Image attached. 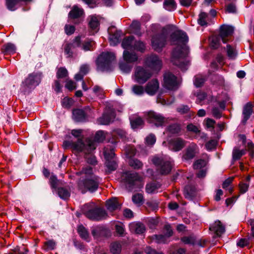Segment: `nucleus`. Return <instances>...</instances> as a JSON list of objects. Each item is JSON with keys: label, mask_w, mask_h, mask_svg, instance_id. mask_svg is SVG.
Returning a JSON list of instances; mask_svg holds the SVG:
<instances>
[{"label": "nucleus", "mask_w": 254, "mask_h": 254, "mask_svg": "<svg viewBox=\"0 0 254 254\" xmlns=\"http://www.w3.org/2000/svg\"><path fill=\"white\" fill-rule=\"evenodd\" d=\"M171 44L177 45L172 54V63L179 66L183 70H186L189 64L187 58L189 49L186 46L188 37L186 33L181 30L174 31L170 36Z\"/></svg>", "instance_id": "obj_1"}, {"label": "nucleus", "mask_w": 254, "mask_h": 254, "mask_svg": "<svg viewBox=\"0 0 254 254\" xmlns=\"http://www.w3.org/2000/svg\"><path fill=\"white\" fill-rule=\"evenodd\" d=\"M63 146L65 149L71 148L74 153L83 152L87 154L91 153L95 149L96 143L89 138L85 140L78 138L77 141H64Z\"/></svg>", "instance_id": "obj_2"}, {"label": "nucleus", "mask_w": 254, "mask_h": 254, "mask_svg": "<svg viewBox=\"0 0 254 254\" xmlns=\"http://www.w3.org/2000/svg\"><path fill=\"white\" fill-rule=\"evenodd\" d=\"M121 178L129 191L136 190L142 187L141 178L136 173L125 172L122 174Z\"/></svg>", "instance_id": "obj_3"}, {"label": "nucleus", "mask_w": 254, "mask_h": 254, "mask_svg": "<svg viewBox=\"0 0 254 254\" xmlns=\"http://www.w3.org/2000/svg\"><path fill=\"white\" fill-rule=\"evenodd\" d=\"M115 60V55L113 53L103 52L96 60L97 69L99 71H105L110 70L111 63Z\"/></svg>", "instance_id": "obj_4"}, {"label": "nucleus", "mask_w": 254, "mask_h": 254, "mask_svg": "<svg viewBox=\"0 0 254 254\" xmlns=\"http://www.w3.org/2000/svg\"><path fill=\"white\" fill-rule=\"evenodd\" d=\"M115 144L112 143L111 145H107L104 149V155L106 159L105 165L108 173L115 171L117 168V164L115 158Z\"/></svg>", "instance_id": "obj_5"}, {"label": "nucleus", "mask_w": 254, "mask_h": 254, "mask_svg": "<svg viewBox=\"0 0 254 254\" xmlns=\"http://www.w3.org/2000/svg\"><path fill=\"white\" fill-rule=\"evenodd\" d=\"M99 183V178L95 175H92L90 178H86L84 181H80L78 187L83 193L87 190L93 192L98 189Z\"/></svg>", "instance_id": "obj_6"}, {"label": "nucleus", "mask_w": 254, "mask_h": 254, "mask_svg": "<svg viewBox=\"0 0 254 254\" xmlns=\"http://www.w3.org/2000/svg\"><path fill=\"white\" fill-rule=\"evenodd\" d=\"M152 76V72L148 69L138 66L134 69L133 79L139 84L145 83Z\"/></svg>", "instance_id": "obj_7"}, {"label": "nucleus", "mask_w": 254, "mask_h": 254, "mask_svg": "<svg viewBox=\"0 0 254 254\" xmlns=\"http://www.w3.org/2000/svg\"><path fill=\"white\" fill-rule=\"evenodd\" d=\"M152 161L153 164L158 167V170L160 174L167 175L171 172L173 165L170 160L154 156Z\"/></svg>", "instance_id": "obj_8"}, {"label": "nucleus", "mask_w": 254, "mask_h": 254, "mask_svg": "<svg viewBox=\"0 0 254 254\" xmlns=\"http://www.w3.org/2000/svg\"><path fill=\"white\" fill-rule=\"evenodd\" d=\"M167 34L163 31L160 34L154 35L151 40L152 46L154 50L159 52L165 46L166 43Z\"/></svg>", "instance_id": "obj_9"}, {"label": "nucleus", "mask_w": 254, "mask_h": 254, "mask_svg": "<svg viewBox=\"0 0 254 254\" xmlns=\"http://www.w3.org/2000/svg\"><path fill=\"white\" fill-rule=\"evenodd\" d=\"M41 74L33 72L29 74L22 82V85L26 89H33L38 86L41 82Z\"/></svg>", "instance_id": "obj_10"}, {"label": "nucleus", "mask_w": 254, "mask_h": 254, "mask_svg": "<svg viewBox=\"0 0 254 254\" xmlns=\"http://www.w3.org/2000/svg\"><path fill=\"white\" fill-rule=\"evenodd\" d=\"M163 86L170 90H177L179 86L177 77L170 72L166 73L164 76Z\"/></svg>", "instance_id": "obj_11"}, {"label": "nucleus", "mask_w": 254, "mask_h": 254, "mask_svg": "<svg viewBox=\"0 0 254 254\" xmlns=\"http://www.w3.org/2000/svg\"><path fill=\"white\" fill-rule=\"evenodd\" d=\"M164 234L154 235L151 237L152 240L157 243H166L173 235V231L170 225H166L164 228Z\"/></svg>", "instance_id": "obj_12"}, {"label": "nucleus", "mask_w": 254, "mask_h": 254, "mask_svg": "<svg viewBox=\"0 0 254 254\" xmlns=\"http://www.w3.org/2000/svg\"><path fill=\"white\" fill-rule=\"evenodd\" d=\"M91 234L95 240L99 241L103 238L108 237L110 232L105 227L98 225L91 228Z\"/></svg>", "instance_id": "obj_13"}, {"label": "nucleus", "mask_w": 254, "mask_h": 254, "mask_svg": "<svg viewBox=\"0 0 254 254\" xmlns=\"http://www.w3.org/2000/svg\"><path fill=\"white\" fill-rule=\"evenodd\" d=\"M146 119L149 123L153 124L156 127L164 126L167 121L161 115L152 111L147 113Z\"/></svg>", "instance_id": "obj_14"}, {"label": "nucleus", "mask_w": 254, "mask_h": 254, "mask_svg": "<svg viewBox=\"0 0 254 254\" xmlns=\"http://www.w3.org/2000/svg\"><path fill=\"white\" fill-rule=\"evenodd\" d=\"M86 215L89 219L96 221L105 219L107 216V213L105 210L99 207L89 210Z\"/></svg>", "instance_id": "obj_15"}, {"label": "nucleus", "mask_w": 254, "mask_h": 254, "mask_svg": "<svg viewBox=\"0 0 254 254\" xmlns=\"http://www.w3.org/2000/svg\"><path fill=\"white\" fill-rule=\"evenodd\" d=\"M81 46V37L77 36L75 37L71 43H67L64 45V51L65 55L68 58L72 57L73 50L76 47Z\"/></svg>", "instance_id": "obj_16"}, {"label": "nucleus", "mask_w": 254, "mask_h": 254, "mask_svg": "<svg viewBox=\"0 0 254 254\" xmlns=\"http://www.w3.org/2000/svg\"><path fill=\"white\" fill-rule=\"evenodd\" d=\"M146 64L154 70H159L162 66V62L156 55H151L148 57L145 61Z\"/></svg>", "instance_id": "obj_17"}, {"label": "nucleus", "mask_w": 254, "mask_h": 254, "mask_svg": "<svg viewBox=\"0 0 254 254\" xmlns=\"http://www.w3.org/2000/svg\"><path fill=\"white\" fill-rule=\"evenodd\" d=\"M198 149L197 145L192 143L190 144L185 149L183 159L185 160H190L192 159L198 153Z\"/></svg>", "instance_id": "obj_18"}, {"label": "nucleus", "mask_w": 254, "mask_h": 254, "mask_svg": "<svg viewBox=\"0 0 254 254\" xmlns=\"http://www.w3.org/2000/svg\"><path fill=\"white\" fill-rule=\"evenodd\" d=\"M186 143V141L182 138L175 137L170 140L169 148L173 151H179L184 147Z\"/></svg>", "instance_id": "obj_19"}, {"label": "nucleus", "mask_w": 254, "mask_h": 254, "mask_svg": "<svg viewBox=\"0 0 254 254\" xmlns=\"http://www.w3.org/2000/svg\"><path fill=\"white\" fill-rule=\"evenodd\" d=\"M159 88V83L156 79L149 81L145 86V92L150 96L154 95Z\"/></svg>", "instance_id": "obj_20"}, {"label": "nucleus", "mask_w": 254, "mask_h": 254, "mask_svg": "<svg viewBox=\"0 0 254 254\" xmlns=\"http://www.w3.org/2000/svg\"><path fill=\"white\" fill-rule=\"evenodd\" d=\"M115 117V112L111 110H108L105 112L102 116L98 119V123L100 125H108Z\"/></svg>", "instance_id": "obj_21"}, {"label": "nucleus", "mask_w": 254, "mask_h": 254, "mask_svg": "<svg viewBox=\"0 0 254 254\" xmlns=\"http://www.w3.org/2000/svg\"><path fill=\"white\" fill-rule=\"evenodd\" d=\"M233 32V29L232 27L229 26H222L220 28V34L219 36L220 37L222 42L226 43L228 41L229 37Z\"/></svg>", "instance_id": "obj_22"}, {"label": "nucleus", "mask_w": 254, "mask_h": 254, "mask_svg": "<svg viewBox=\"0 0 254 254\" xmlns=\"http://www.w3.org/2000/svg\"><path fill=\"white\" fill-rule=\"evenodd\" d=\"M210 231L213 232L217 236H221L225 231V228L222 223L219 221H215L209 227Z\"/></svg>", "instance_id": "obj_23"}, {"label": "nucleus", "mask_w": 254, "mask_h": 254, "mask_svg": "<svg viewBox=\"0 0 254 254\" xmlns=\"http://www.w3.org/2000/svg\"><path fill=\"white\" fill-rule=\"evenodd\" d=\"M129 228L131 232L138 234H143L146 230L144 225L139 222H133L130 223Z\"/></svg>", "instance_id": "obj_24"}, {"label": "nucleus", "mask_w": 254, "mask_h": 254, "mask_svg": "<svg viewBox=\"0 0 254 254\" xmlns=\"http://www.w3.org/2000/svg\"><path fill=\"white\" fill-rule=\"evenodd\" d=\"M253 112V105L251 103H247L243 108V119L242 123L246 124L248 120L250 118Z\"/></svg>", "instance_id": "obj_25"}, {"label": "nucleus", "mask_w": 254, "mask_h": 254, "mask_svg": "<svg viewBox=\"0 0 254 254\" xmlns=\"http://www.w3.org/2000/svg\"><path fill=\"white\" fill-rule=\"evenodd\" d=\"M99 18L98 16L93 15L90 17L89 25L92 31V34H94L99 30Z\"/></svg>", "instance_id": "obj_26"}, {"label": "nucleus", "mask_w": 254, "mask_h": 254, "mask_svg": "<svg viewBox=\"0 0 254 254\" xmlns=\"http://www.w3.org/2000/svg\"><path fill=\"white\" fill-rule=\"evenodd\" d=\"M73 118L76 122H83L86 120L84 111L81 109H74L72 111Z\"/></svg>", "instance_id": "obj_27"}, {"label": "nucleus", "mask_w": 254, "mask_h": 254, "mask_svg": "<svg viewBox=\"0 0 254 254\" xmlns=\"http://www.w3.org/2000/svg\"><path fill=\"white\" fill-rule=\"evenodd\" d=\"M211 17L206 13L201 12L199 14L198 23L201 26H206L211 21Z\"/></svg>", "instance_id": "obj_28"}, {"label": "nucleus", "mask_w": 254, "mask_h": 254, "mask_svg": "<svg viewBox=\"0 0 254 254\" xmlns=\"http://www.w3.org/2000/svg\"><path fill=\"white\" fill-rule=\"evenodd\" d=\"M123 59L126 62L131 64L137 60L138 57L134 53H130L128 51L125 50L123 53Z\"/></svg>", "instance_id": "obj_29"}, {"label": "nucleus", "mask_w": 254, "mask_h": 254, "mask_svg": "<svg viewBox=\"0 0 254 254\" xmlns=\"http://www.w3.org/2000/svg\"><path fill=\"white\" fill-rule=\"evenodd\" d=\"M77 232L80 237L87 242L90 241V237L88 230L82 225L77 227Z\"/></svg>", "instance_id": "obj_30"}, {"label": "nucleus", "mask_w": 254, "mask_h": 254, "mask_svg": "<svg viewBox=\"0 0 254 254\" xmlns=\"http://www.w3.org/2000/svg\"><path fill=\"white\" fill-rule=\"evenodd\" d=\"M160 188V184L157 182H153L147 184L146 185L145 190L148 193H155L158 192V190Z\"/></svg>", "instance_id": "obj_31"}, {"label": "nucleus", "mask_w": 254, "mask_h": 254, "mask_svg": "<svg viewBox=\"0 0 254 254\" xmlns=\"http://www.w3.org/2000/svg\"><path fill=\"white\" fill-rule=\"evenodd\" d=\"M106 205L107 209L110 211L120 208V204L115 198L108 200L106 201Z\"/></svg>", "instance_id": "obj_32"}, {"label": "nucleus", "mask_w": 254, "mask_h": 254, "mask_svg": "<svg viewBox=\"0 0 254 254\" xmlns=\"http://www.w3.org/2000/svg\"><path fill=\"white\" fill-rule=\"evenodd\" d=\"M134 41L132 36H129L125 38L122 43V47L126 50H133Z\"/></svg>", "instance_id": "obj_33"}, {"label": "nucleus", "mask_w": 254, "mask_h": 254, "mask_svg": "<svg viewBox=\"0 0 254 254\" xmlns=\"http://www.w3.org/2000/svg\"><path fill=\"white\" fill-rule=\"evenodd\" d=\"M130 122L131 127L133 129L138 128L141 127L143 124L142 119L138 117L130 118Z\"/></svg>", "instance_id": "obj_34"}, {"label": "nucleus", "mask_w": 254, "mask_h": 254, "mask_svg": "<svg viewBox=\"0 0 254 254\" xmlns=\"http://www.w3.org/2000/svg\"><path fill=\"white\" fill-rule=\"evenodd\" d=\"M246 153L244 149H240L238 147H235L232 152V159L233 161H236L240 158Z\"/></svg>", "instance_id": "obj_35"}, {"label": "nucleus", "mask_w": 254, "mask_h": 254, "mask_svg": "<svg viewBox=\"0 0 254 254\" xmlns=\"http://www.w3.org/2000/svg\"><path fill=\"white\" fill-rule=\"evenodd\" d=\"M163 7L169 11H174L176 9L177 3L175 0H164Z\"/></svg>", "instance_id": "obj_36"}, {"label": "nucleus", "mask_w": 254, "mask_h": 254, "mask_svg": "<svg viewBox=\"0 0 254 254\" xmlns=\"http://www.w3.org/2000/svg\"><path fill=\"white\" fill-rule=\"evenodd\" d=\"M83 12L82 9L79 8L77 6H74L69 13V17L72 19L77 18L81 16Z\"/></svg>", "instance_id": "obj_37"}, {"label": "nucleus", "mask_w": 254, "mask_h": 254, "mask_svg": "<svg viewBox=\"0 0 254 254\" xmlns=\"http://www.w3.org/2000/svg\"><path fill=\"white\" fill-rule=\"evenodd\" d=\"M110 252L113 254H120L122 250V245L119 242H114L110 244Z\"/></svg>", "instance_id": "obj_38"}, {"label": "nucleus", "mask_w": 254, "mask_h": 254, "mask_svg": "<svg viewBox=\"0 0 254 254\" xmlns=\"http://www.w3.org/2000/svg\"><path fill=\"white\" fill-rule=\"evenodd\" d=\"M121 34V31H116L113 34H110L109 40L111 45L115 46L119 43Z\"/></svg>", "instance_id": "obj_39"}, {"label": "nucleus", "mask_w": 254, "mask_h": 254, "mask_svg": "<svg viewBox=\"0 0 254 254\" xmlns=\"http://www.w3.org/2000/svg\"><path fill=\"white\" fill-rule=\"evenodd\" d=\"M120 69L125 73H129L132 68V66L129 63H127L124 60L119 62Z\"/></svg>", "instance_id": "obj_40"}, {"label": "nucleus", "mask_w": 254, "mask_h": 254, "mask_svg": "<svg viewBox=\"0 0 254 254\" xmlns=\"http://www.w3.org/2000/svg\"><path fill=\"white\" fill-rule=\"evenodd\" d=\"M31 0H6V5L7 8L11 11L15 9V5L20 1H31Z\"/></svg>", "instance_id": "obj_41"}, {"label": "nucleus", "mask_w": 254, "mask_h": 254, "mask_svg": "<svg viewBox=\"0 0 254 254\" xmlns=\"http://www.w3.org/2000/svg\"><path fill=\"white\" fill-rule=\"evenodd\" d=\"M250 177V176H248L247 177V181L246 183L241 182L239 185V191L241 193H245L248 190L249 187V183Z\"/></svg>", "instance_id": "obj_42"}, {"label": "nucleus", "mask_w": 254, "mask_h": 254, "mask_svg": "<svg viewBox=\"0 0 254 254\" xmlns=\"http://www.w3.org/2000/svg\"><path fill=\"white\" fill-rule=\"evenodd\" d=\"M252 241V238L249 237L248 238H241L237 241V245L238 247L244 248L249 246Z\"/></svg>", "instance_id": "obj_43"}, {"label": "nucleus", "mask_w": 254, "mask_h": 254, "mask_svg": "<svg viewBox=\"0 0 254 254\" xmlns=\"http://www.w3.org/2000/svg\"><path fill=\"white\" fill-rule=\"evenodd\" d=\"M58 192L59 196L64 199H67L70 196L69 191L64 188H59Z\"/></svg>", "instance_id": "obj_44"}, {"label": "nucleus", "mask_w": 254, "mask_h": 254, "mask_svg": "<svg viewBox=\"0 0 254 254\" xmlns=\"http://www.w3.org/2000/svg\"><path fill=\"white\" fill-rule=\"evenodd\" d=\"M3 50L6 54H11L15 52L16 48L11 43H7L3 46Z\"/></svg>", "instance_id": "obj_45"}, {"label": "nucleus", "mask_w": 254, "mask_h": 254, "mask_svg": "<svg viewBox=\"0 0 254 254\" xmlns=\"http://www.w3.org/2000/svg\"><path fill=\"white\" fill-rule=\"evenodd\" d=\"M129 165L134 169H139L143 166L142 163L137 159H131L129 161Z\"/></svg>", "instance_id": "obj_46"}, {"label": "nucleus", "mask_w": 254, "mask_h": 254, "mask_svg": "<svg viewBox=\"0 0 254 254\" xmlns=\"http://www.w3.org/2000/svg\"><path fill=\"white\" fill-rule=\"evenodd\" d=\"M140 23L138 21H133L131 25V29L133 33L137 36H141V33L140 32Z\"/></svg>", "instance_id": "obj_47"}, {"label": "nucleus", "mask_w": 254, "mask_h": 254, "mask_svg": "<svg viewBox=\"0 0 254 254\" xmlns=\"http://www.w3.org/2000/svg\"><path fill=\"white\" fill-rule=\"evenodd\" d=\"M132 92L137 95H141L145 92V88L141 85H134L131 88Z\"/></svg>", "instance_id": "obj_48"}, {"label": "nucleus", "mask_w": 254, "mask_h": 254, "mask_svg": "<svg viewBox=\"0 0 254 254\" xmlns=\"http://www.w3.org/2000/svg\"><path fill=\"white\" fill-rule=\"evenodd\" d=\"M206 165V162L203 159H198L193 163V169L195 170L204 169Z\"/></svg>", "instance_id": "obj_49"}, {"label": "nucleus", "mask_w": 254, "mask_h": 254, "mask_svg": "<svg viewBox=\"0 0 254 254\" xmlns=\"http://www.w3.org/2000/svg\"><path fill=\"white\" fill-rule=\"evenodd\" d=\"M132 200L135 204L140 205L143 203V197L141 194L137 193L132 196Z\"/></svg>", "instance_id": "obj_50"}, {"label": "nucleus", "mask_w": 254, "mask_h": 254, "mask_svg": "<svg viewBox=\"0 0 254 254\" xmlns=\"http://www.w3.org/2000/svg\"><path fill=\"white\" fill-rule=\"evenodd\" d=\"M77 174H85L87 178H90V176L93 175L92 174V169L90 166H87L83 168L81 172L77 173Z\"/></svg>", "instance_id": "obj_51"}, {"label": "nucleus", "mask_w": 254, "mask_h": 254, "mask_svg": "<svg viewBox=\"0 0 254 254\" xmlns=\"http://www.w3.org/2000/svg\"><path fill=\"white\" fill-rule=\"evenodd\" d=\"M93 44L94 42L93 41L88 40L85 41L82 44L81 43V46L79 47H81L82 49L87 51L92 49Z\"/></svg>", "instance_id": "obj_52"}, {"label": "nucleus", "mask_w": 254, "mask_h": 254, "mask_svg": "<svg viewBox=\"0 0 254 254\" xmlns=\"http://www.w3.org/2000/svg\"><path fill=\"white\" fill-rule=\"evenodd\" d=\"M113 135L119 137L123 140L125 139L127 137V133L126 131L122 129H117L114 130Z\"/></svg>", "instance_id": "obj_53"}, {"label": "nucleus", "mask_w": 254, "mask_h": 254, "mask_svg": "<svg viewBox=\"0 0 254 254\" xmlns=\"http://www.w3.org/2000/svg\"><path fill=\"white\" fill-rule=\"evenodd\" d=\"M233 180V178H229L226 179L223 183V188L226 190H228L230 193H232L233 191V189L230 187V185L232 183Z\"/></svg>", "instance_id": "obj_54"}, {"label": "nucleus", "mask_w": 254, "mask_h": 254, "mask_svg": "<svg viewBox=\"0 0 254 254\" xmlns=\"http://www.w3.org/2000/svg\"><path fill=\"white\" fill-rule=\"evenodd\" d=\"M226 52L227 56L229 58L233 59L236 56V53L235 49L232 48L230 45H227L226 46Z\"/></svg>", "instance_id": "obj_55"}, {"label": "nucleus", "mask_w": 254, "mask_h": 254, "mask_svg": "<svg viewBox=\"0 0 254 254\" xmlns=\"http://www.w3.org/2000/svg\"><path fill=\"white\" fill-rule=\"evenodd\" d=\"M105 137L106 135L105 132L103 131L99 130L96 133L94 139L95 141L101 142L104 140Z\"/></svg>", "instance_id": "obj_56"}, {"label": "nucleus", "mask_w": 254, "mask_h": 254, "mask_svg": "<svg viewBox=\"0 0 254 254\" xmlns=\"http://www.w3.org/2000/svg\"><path fill=\"white\" fill-rule=\"evenodd\" d=\"M205 81V78L202 75H197L195 76L194 81V84L197 87H200L202 85Z\"/></svg>", "instance_id": "obj_57"}, {"label": "nucleus", "mask_w": 254, "mask_h": 254, "mask_svg": "<svg viewBox=\"0 0 254 254\" xmlns=\"http://www.w3.org/2000/svg\"><path fill=\"white\" fill-rule=\"evenodd\" d=\"M168 131L173 134L178 133L181 130L180 126L178 124H173L168 127Z\"/></svg>", "instance_id": "obj_58"}, {"label": "nucleus", "mask_w": 254, "mask_h": 254, "mask_svg": "<svg viewBox=\"0 0 254 254\" xmlns=\"http://www.w3.org/2000/svg\"><path fill=\"white\" fill-rule=\"evenodd\" d=\"M145 49V45L140 41H134L133 50L143 52Z\"/></svg>", "instance_id": "obj_59"}, {"label": "nucleus", "mask_w": 254, "mask_h": 254, "mask_svg": "<svg viewBox=\"0 0 254 254\" xmlns=\"http://www.w3.org/2000/svg\"><path fill=\"white\" fill-rule=\"evenodd\" d=\"M67 70L65 68L60 67L57 71V77L58 78H62L67 76Z\"/></svg>", "instance_id": "obj_60"}, {"label": "nucleus", "mask_w": 254, "mask_h": 254, "mask_svg": "<svg viewBox=\"0 0 254 254\" xmlns=\"http://www.w3.org/2000/svg\"><path fill=\"white\" fill-rule=\"evenodd\" d=\"M220 37L218 36H214L212 38L211 46L214 49L218 48L220 45Z\"/></svg>", "instance_id": "obj_61"}, {"label": "nucleus", "mask_w": 254, "mask_h": 254, "mask_svg": "<svg viewBox=\"0 0 254 254\" xmlns=\"http://www.w3.org/2000/svg\"><path fill=\"white\" fill-rule=\"evenodd\" d=\"M146 143L149 145L154 144L156 142V137L153 134H150L145 138Z\"/></svg>", "instance_id": "obj_62"}, {"label": "nucleus", "mask_w": 254, "mask_h": 254, "mask_svg": "<svg viewBox=\"0 0 254 254\" xmlns=\"http://www.w3.org/2000/svg\"><path fill=\"white\" fill-rule=\"evenodd\" d=\"M187 130L189 131L197 133L200 132L199 127L198 126L193 125L192 124L188 125L187 127Z\"/></svg>", "instance_id": "obj_63"}, {"label": "nucleus", "mask_w": 254, "mask_h": 254, "mask_svg": "<svg viewBox=\"0 0 254 254\" xmlns=\"http://www.w3.org/2000/svg\"><path fill=\"white\" fill-rule=\"evenodd\" d=\"M44 244L45 246L46 247V249L48 250L54 249L56 245V242L53 240L45 242Z\"/></svg>", "instance_id": "obj_64"}]
</instances>
